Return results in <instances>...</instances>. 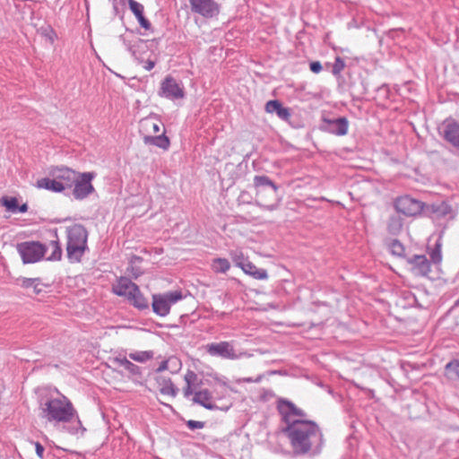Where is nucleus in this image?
<instances>
[{
    "label": "nucleus",
    "mask_w": 459,
    "mask_h": 459,
    "mask_svg": "<svg viewBox=\"0 0 459 459\" xmlns=\"http://www.w3.org/2000/svg\"><path fill=\"white\" fill-rule=\"evenodd\" d=\"M54 392L56 396L50 392L49 395L42 396L39 400L42 418L61 431L73 436H83L86 429L71 401L57 389Z\"/></svg>",
    "instance_id": "obj_1"
},
{
    "label": "nucleus",
    "mask_w": 459,
    "mask_h": 459,
    "mask_svg": "<svg viewBox=\"0 0 459 459\" xmlns=\"http://www.w3.org/2000/svg\"><path fill=\"white\" fill-rule=\"evenodd\" d=\"M289 440L293 456H316L321 454L325 443L321 429L313 420L289 422Z\"/></svg>",
    "instance_id": "obj_2"
},
{
    "label": "nucleus",
    "mask_w": 459,
    "mask_h": 459,
    "mask_svg": "<svg viewBox=\"0 0 459 459\" xmlns=\"http://www.w3.org/2000/svg\"><path fill=\"white\" fill-rule=\"evenodd\" d=\"M66 255L70 263H79L88 250V231L82 224L66 228Z\"/></svg>",
    "instance_id": "obj_3"
},
{
    "label": "nucleus",
    "mask_w": 459,
    "mask_h": 459,
    "mask_svg": "<svg viewBox=\"0 0 459 459\" xmlns=\"http://www.w3.org/2000/svg\"><path fill=\"white\" fill-rule=\"evenodd\" d=\"M162 123L156 117H147L139 122V133L143 136V141L145 145H153L164 151L169 150L170 141L166 136L165 132L159 135H154L160 131Z\"/></svg>",
    "instance_id": "obj_4"
},
{
    "label": "nucleus",
    "mask_w": 459,
    "mask_h": 459,
    "mask_svg": "<svg viewBox=\"0 0 459 459\" xmlns=\"http://www.w3.org/2000/svg\"><path fill=\"white\" fill-rule=\"evenodd\" d=\"M184 299L182 290H176L152 295V310L160 316H167L171 307Z\"/></svg>",
    "instance_id": "obj_5"
},
{
    "label": "nucleus",
    "mask_w": 459,
    "mask_h": 459,
    "mask_svg": "<svg viewBox=\"0 0 459 459\" xmlns=\"http://www.w3.org/2000/svg\"><path fill=\"white\" fill-rule=\"evenodd\" d=\"M17 251L23 264H34L40 261L48 252L46 244L39 241H24L17 244Z\"/></svg>",
    "instance_id": "obj_6"
},
{
    "label": "nucleus",
    "mask_w": 459,
    "mask_h": 459,
    "mask_svg": "<svg viewBox=\"0 0 459 459\" xmlns=\"http://www.w3.org/2000/svg\"><path fill=\"white\" fill-rule=\"evenodd\" d=\"M254 186L255 188L256 197L264 206L273 208V204H267L265 196L275 199L277 196V186L267 176H255L254 178Z\"/></svg>",
    "instance_id": "obj_7"
},
{
    "label": "nucleus",
    "mask_w": 459,
    "mask_h": 459,
    "mask_svg": "<svg viewBox=\"0 0 459 459\" xmlns=\"http://www.w3.org/2000/svg\"><path fill=\"white\" fill-rule=\"evenodd\" d=\"M437 132L445 142L459 151V121L447 117L438 126Z\"/></svg>",
    "instance_id": "obj_8"
},
{
    "label": "nucleus",
    "mask_w": 459,
    "mask_h": 459,
    "mask_svg": "<svg viewBox=\"0 0 459 459\" xmlns=\"http://www.w3.org/2000/svg\"><path fill=\"white\" fill-rule=\"evenodd\" d=\"M394 208L398 213H402L408 217H413L424 212L425 204L410 195L400 196L394 201Z\"/></svg>",
    "instance_id": "obj_9"
},
{
    "label": "nucleus",
    "mask_w": 459,
    "mask_h": 459,
    "mask_svg": "<svg viewBox=\"0 0 459 459\" xmlns=\"http://www.w3.org/2000/svg\"><path fill=\"white\" fill-rule=\"evenodd\" d=\"M94 178L95 173L93 172L77 173L75 182L73 184V195L75 199H85L94 191V187L91 184Z\"/></svg>",
    "instance_id": "obj_10"
},
{
    "label": "nucleus",
    "mask_w": 459,
    "mask_h": 459,
    "mask_svg": "<svg viewBox=\"0 0 459 459\" xmlns=\"http://www.w3.org/2000/svg\"><path fill=\"white\" fill-rule=\"evenodd\" d=\"M191 11L204 18L217 17L221 11V4L216 0H188Z\"/></svg>",
    "instance_id": "obj_11"
},
{
    "label": "nucleus",
    "mask_w": 459,
    "mask_h": 459,
    "mask_svg": "<svg viewBox=\"0 0 459 459\" xmlns=\"http://www.w3.org/2000/svg\"><path fill=\"white\" fill-rule=\"evenodd\" d=\"M349 121L345 117H323L319 129L323 132L335 135H345L348 132Z\"/></svg>",
    "instance_id": "obj_12"
},
{
    "label": "nucleus",
    "mask_w": 459,
    "mask_h": 459,
    "mask_svg": "<svg viewBox=\"0 0 459 459\" xmlns=\"http://www.w3.org/2000/svg\"><path fill=\"white\" fill-rule=\"evenodd\" d=\"M159 94L169 100H178L185 96L184 86L175 78L167 76L160 83Z\"/></svg>",
    "instance_id": "obj_13"
},
{
    "label": "nucleus",
    "mask_w": 459,
    "mask_h": 459,
    "mask_svg": "<svg viewBox=\"0 0 459 459\" xmlns=\"http://www.w3.org/2000/svg\"><path fill=\"white\" fill-rule=\"evenodd\" d=\"M205 349L208 354L212 357H221L227 359H236L238 358L233 344L230 342L208 343Z\"/></svg>",
    "instance_id": "obj_14"
},
{
    "label": "nucleus",
    "mask_w": 459,
    "mask_h": 459,
    "mask_svg": "<svg viewBox=\"0 0 459 459\" xmlns=\"http://www.w3.org/2000/svg\"><path fill=\"white\" fill-rule=\"evenodd\" d=\"M76 172L67 167L55 168L50 171V176L56 178V180L64 186V190L72 188L76 179Z\"/></svg>",
    "instance_id": "obj_15"
},
{
    "label": "nucleus",
    "mask_w": 459,
    "mask_h": 459,
    "mask_svg": "<svg viewBox=\"0 0 459 459\" xmlns=\"http://www.w3.org/2000/svg\"><path fill=\"white\" fill-rule=\"evenodd\" d=\"M407 262L411 265V271L415 275L428 276L430 272V262L424 255H413L407 258Z\"/></svg>",
    "instance_id": "obj_16"
},
{
    "label": "nucleus",
    "mask_w": 459,
    "mask_h": 459,
    "mask_svg": "<svg viewBox=\"0 0 459 459\" xmlns=\"http://www.w3.org/2000/svg\"><path fill=\"white\" fill-rule=\"evenodd\" d=\"M113 363L128 372L134 382H140L143 378L142 368L131 362L126 357H117Z\"/></svg>",
    "instance_id": "obj_17"
},
{
    "label": "nucleus",
    "mask_w": 459,
    "mask_h": 459,
    "mask_svg": "<svg viewBox=\"0 0 459 459\" xmlns=\"http://www.w3.org/2000/svg\"><path fill=\"white\" fill-rule=\"evenodd\" d=\"M424 212L435 219L452 217V208L445 201H439L431 204H425Z\"/></svg>",
    "instance_id": "obj_18"
},
{
    "label": "nucleus",
    "mask_w": 459,
    "mask_h": 459,
    "mask_svg": "<svg viewBox=\"0 0 459 459\" xmlns=\"http://www.w3.org/2000/svg\"><path fill=\"white\" fill-rule=\"evenodd\" d=\"M15 283L24 290H30L34 295H39L48 287L39 278L20 277L16 279Z\"/></svg>",
    "instance_id": "obj_19"
},
{
    "label": "nucleus",
    "mask_w": 459,
    "mask_h": 459,
    "mask_svg": "<svg viewBox=\"0 0 459 459\" xmlns=\"http://www.w3.org/2000/svg\"><path fill=\"white\" fill-rule=\"evenodd\" d=\"M194 403L199 404L207 410H217V406L213 402V396L210 390L202 389L195 392V395L192 398Z\"/></svg>",
    "instance_id": "obj_20"
},
{
    "label": "nucleus",
    "mask_w": 459,
    "mask_h": 459,
    "mask_svg": "<svg viewBox=\"0 0 459 459\" xmlns=\"http://www.w3.org/2000/svg\"><path fill=\"white\" fill-rule=\"evenodd\" d=\"M126 299L132 306L139 310L149 308V302L140 290L138 285L134 288L131 292H128V295Z\"/></svg>",
    "instance_id": "obj_21"
},
{
    "label": "nucleus",
    "mask_w": 459,
    "mask_h": 459,
    "mask_svg": "<svg viewBox=\"0 0 459 459\" xmlns=\"http://www.w3.org/2000/svg\"><path fill=\"white\" fill-rule=\"evenodd\" d=\"M137 285L127 277H120L113 285V292L119 296L126 298L128 292H131Z\"/></svg>",
    "instance_id": "obj_22"
},
{
    "label": "nucleus",
    "mask_w": 459,
    "mask_h": 459,
    "mask_svg": "<svg viewBox=\"0 0 459 459\" xmlns=\"http://www.w3.org/2000/svg\"><path fill=\"white\" fill-rule=\"evenodd\" d=\"M128 4H129L130 10L135 15L140 25L145 30H150L152 27V24L143 15V12H144L143 5L142 4L136 2L135 0H128Z\"/></svg>",
    "instance_id": "obj_23"
},
{
    "label": "nucleus",
    "mask_w": 459,
    "mask_h": 459,
    "mask_svg": "<svg viewBox=\"0 0 459 459\" xmlns=\"http://www.w3.org/2000/svg\"><path fill=\"white\" fill-rule=\"evenodd\" d=\"M48 251L50 249L51 253L47 256L48 261H59L62 258L63 251L59 242V238L55 233V238L51 239L48 244H46Z\"/></svg>",
    "instance_id": "obj_24"
},
{
    "label": "nucleus",
    "mask_w": 459,
    "mask_h": 459,
    "mask_svg": "<svg viewBox=\"0 0 459 459\" xmlns=\"http://www.w3.org/2000/svg\"><path fill=\"white\" fill-rule=\"evenodd\" d=\"M39 188L47 189L54 193H61L64 191V186L56 180V178H43L37 181Z\"/></svg>",
    "instance_id": "obj_25"
},
{
    "label": "nucleus",
    "mask_w": 459,
    "mask_h": 459,
    "mask_svg": "<svg viewBox=\"0 0 459 459\" xmlns=\"http://www.w3.org/2000/svg\"><path fill=\"white\" fill-rule=\"evenodd\" d=\"M445 377L454 384H459V359H452L445 366Z\"/></svg>",
    "instance_id": "obj_26"
},
{
    "label": "nucleus",
    "mask_w": 459,
    "mask_h": 459,
    "mask_svg": "<svg viewBox=\"0 0 459 459\" xmlns=\"http://www.w3.org/2000/svg\"><path fill=\"white\" fill-rule=\"evenodd\" d=\"M241 269L246 274H248L256 280H265L268 278V273L266 270L257 268L254 264H252L248 260L247 261L246 264H242Z\"/></svg>",
    "instance_id": "obj_27"
},
{
    "label": "nucleus",
    "mask_w": 459,
    "mask_h": 459,
    "mask_svg": "<svg viewBox=\"0 0 459 459\" xmlns=\"http://www.w3.org/2000/svg\"><path fill=\"white\" fill-rule=\"evenodd\" d=\"M267 113H275L281 119L287 121V108L282 107L279 100H269L265 104Z\"/></svg>",
    "instance_id": "obj_28"
},
{
    "label": "nucleus",
    "mask_w": 459,
    "mask_h": 459,
    "mask_svg": "<svg viewBox=\"0 0 459 459\" xmlns=\"http://www.w3.org/2000/svg\"><path fill=\"white\" fill-rule=\"evenodd\" d=\"M403 226V221L402 217L400 216V213L397 212L396 214L391 215L389 217L387 221V231L391 235H398L402 231Z\"/></svg>",
    "instance_id": "obj_29"
},
{
    "label": "nucleus",
    "mask_w": 459,
    "mask_h": 459,
    "mask_svg": "<svg viewBox=\"0 0 459 459\" xmlns=\"http://www.w3.org/2000/svg\"><path fill=\"white\" fill-rule=\"evenodd\" d=\"M307 417V414L304 410L289 401V422H293L294 420H308Z\"/></svg>",
    "instance_id": "obj_30"
},
{
    "label": "nucleus",
    "mask_w": 459,
    "mask_h": 459,
    "mask_svg": "<svg viewBox=\"0 0 459 459\" xmlns=\"http://www.w3.org/2000/svg\"><path fill=\"white\" fill-rule=\"evenodd\" d=\"M120 39H121V40H123V43H124L125 47L126 48V49L129 52H131V54L136 59H138L137 51L146 48V43L140 39H137L133 44L131 42H128L124 36H120Z\"/></svg>",
    "instance_id": "obj_31"
},
{
    "label": "nucleus",
    "mask_w": 459,
    "mask_h": 459,
    "mask_svg": "<svg viewBox=\"0 0 459 459\" xmlns=\"http://www.w3.org/2000/svg\"><path fill=\"white\" fill-rule=\"evenodd\" d=\"M212 270L216 273H225L230 268V264L226 258H214L211 264Z\"/></svg>",
    "instance_id": "obj_32"
},
{
    "label": "nucleus",
    "mask_w": 459,
    "mask_h": 459,
    "mask_svg": "<svg viewBox=\"0 0 459 459\" xmlns=\"http://www.w3.org/2000/svg\"><path fill=\"white\" fill-rule=\"evenodd\" d=\"M154 357V352L152 351H136L134 352H130L128 354V358L136 362L144 363Z\"/></svg>",
    "instance_id": "obj_33"
},
{
    "label": "nucleus",
    "mask_w": 459,
    "mask_h": 459,
    "mask_svg": "<svg viewBox=\"0 0 459 459\" xmlns=\"http://www.w3.org/2000/svg\"><path fill=\"white\" fill-rule=\"evenodd\" d=\"M160 392L164 395L175 397L178 394V388L174 385L172 381L169 378H168L163 379L161 386L160 388Z\"/></svg>",
    "instance_id": "obj_34"
},
{
    "label": "nucleus",
    "mask_w": 459,
    "mask_h": 459,
    "mask_svg": "<svg viewBox=\"0 0 459 459\" xmlns=\"http://www.w3.org/2000/svg\"><path fill=\"white\" fill-rule=\"evenodd\" d=\"M0 203L6 208L7 211L13 213L17 212L18 200L16 197L4 196L0 199Z\"/></svg>",
    "instance_id": "obj_35"
},
{
    "label": "nucleus",
    "mask_w": 459,
    "mask_h": 459,
    "mask_svg": "<svg viewBox=\"0 0 459 459\" xmlns=\"http://www.w3.org/2000/svg\"><path fill=\"white\" fill-rule=\"evenodd\" d=\"M389 250L390 252L397 256H403L404 254V247L403 245L397 239H393L389 243Z\"/></svg>",
    "instance_id": "obj_36"
},
{
    "label": "nucleus",
    "mask_w": 459,
    "mask_h": 459,
    "mask_svg": "<svg viewBox=\"0 0 459 459\" xmlns=\"http://www.w3.org/2000/svg\"><path fill=\"white\" fill-rule=\"evenodd\" d=\"M230 256L235 263V265L242 268V264H246L247 259L245 258L243 253L240 250L230 251Z\"/></svg>",
    "instance_id": "obj_37"
},
{
    "label": "nucleus",
    "mask_w": 459,
    "mask_h": 459,
    "mask_svg": "<svg viewBox=\"0 0 459 459\" xmlns=\"http://www.w3.org/2000/svg\"><path fill=\"white\" fill-rule=\"evenodd\" d=\"M429 255H430L432 263L439 264L441 262V260H442L441 244L439 242L436 243V246L431 250Z\"/></svg>",
    "instance_id": "obj_38"
},
{
    "label": "nucleus",
    "mask_w": 459,
    "mask_h": 459,
    "mask_svg": "<svg viewBox=\"0 0 459 459\" xmlns=\"http://www.w3.org/2000/svg\"><path fill=\"white\" fill-rule=\"evenodd\" d=\"M345 68V62L340 56L335 57L334 63L333 65L332 73L333 75H339L343 69Z\"/></svg>",
    "instance_id": "obj_39"
},
{
    "label": "nucleus",
    "mask_w": 459,
    "mask_h": 459,
    "mask_svg": "<svg viewBox=\"0 0 459 459\" xmlns=\"http://www.w3.org/2000/svg\"><path fill=\"white\" fill-rule=\"evenodd\" d=\"M278 410L281 416V420L287 424V400L281 399L278 404Z\"/></svg>",
    "instance_id": "obj_40"
},
{
    "label": "nucleus",
    "mask_w": 459,
    "mask_h": 459,
    "mask_svg": "<svg viewBox=\"0 0 459 459\" xmlns=\"http://www.w3.org/2000/svg\"><path fill=\"white\" fill-rule=\"evenodd\" d=\"M186 425L189 429L195 430V429H204L205 426V422L200 421V420H189L186 422Z\"/></svg>",
    "instance_id": "obj_41"
},
{
    "label": "nucleus",
    "mask_w": 459,
    "mask_h": 459,
    "mask_svg": "<svg viewBox=\"0 0 459 459\" xmlns=\"http://www.w3.org/2000/svg\"><path fill=\"white\" fill-rule=\"evenodd\" d=\"M198 380L197 375L192 371L188 370L185 375V381L186 384L196 385Z\"/></svg>",
    "instance_id": "obj_42"
},
{
    "label": "nucleus",
    "mask_w": 459,
    "mask_h": 459,
    "mask_svg": "<svg viewBox=\"0 0 459 459\" xmlns=\"http://www.w3.org/2000/svg\"><path fill=\"white\" fill-rule=\"evenodd\" d=\"M195 389V385L186 384V385L183 389L184 396L186 398H189L191 395L194 396L195 392L196 391Z\"/></svg>",
    "instance_id": "obj_43"
},
{
    "label": "nucleus",
    "mask_w": 459,
    "mask_h": 459,
    "mask_svg": "<svg viewBox=\"0 0 459 459\" xmlns=\"http://www.w3.org/2000/svg\"><path fill=\"white\" fill-rule=\"evenodd\" d=\"M309 68L314 74H319L323 67L319 61H313L309 64Z\"/></svg>",
    "instance_id": "obj_44"
},
{
    "label": "nucleus",
    "mask_w": 459,
    "mask_h": 459,
    "mask_svg": "<svg viewBox=\"0 0 459 459\" xmlns=\"http://www.w3.org/2000/svg\"><path fill=\"white\" fill-rule=\"evenodd\" d=\"M31 444H33L35 446L37 455L39 458H43V455H44V451H45L44 446L39 442L31 441Z\"/></svg>",
    "instance_id": "obj_45"
},
{
    "label": "nucleus",
    "mask_w": 459,
    "mask_h": 459,
    "mask_svg": "<svg viewBox=\"0 0 459 459\" xmlns=\"http://www.w3.org/2000/svg\"><path fill=\"white\" fill-rule=\"evenodd\" d=\"M154 66H155V62L153 60H150V59L145 61L144 65H143V68L146 71H151L152 69H153Z\"/></svg>",
    "instance_id": "obj_46"
},
{
    "label": "nucleus",
    "mask_w": 459,
    "mask_h": 459,
    "mask_svg": "<svg viewBox=\"0 0 459 459\" xmlns=\"http://www.w3.org/2000/svg\"><path fill=\"white\" fill-rule=\"evenodd\" d=\"M168 365H169V362L168 360H163L160 366L158 367V368L156 369V372H162L164 370H167L168 369Z\"/></svg>",
    "instance_id": "obj_47"
},
{
    "label": "nucleus",
    "mask_w": 459,
    "mask_h": 459,
    "mask_svg": "<svg viewBox=\"0 0 459 459\" xmlns=\"http://www.w3.org/2000/svg\"><path fill=\"white\" fill-rule=\"evenodd\" d=\"M27 211H28V205L26 204H23L21 206L18 205L17 212H26Z\"/></svg>",
    "instance_id": "obj_48"
},
{
    "label": "nucleus",
    "mask_w": 459,
    "mask_h": 459,
    "mask_svg": "<svg viewBox=\"0 0 459 459\" xmlns=\"http://www.w3.org/2000/svg\"><path fill=\"white\" fill-rule=\"evenodd\" d=\"M286 433H287V426L286 427H281L280 434H286Z\"/></svg>",
    "instance_id": "obj_49"
},
{
    "label": "nucleus",
    "mask_w": 459,
    "mask_h": 459,
    "mask_svg": "<svg viewBox=\"0 0 459 459\" xmlns=\"http://www.w3.org/2000/svg\"><path fill=\"white\" fill-rule=\"evenodd\" d=\"M313 325H317V326H321L324 325L323 321H320L318 323H312Z\"/></svg>",
    "instance_id": "obj_50"
},
{
    "label": "nucleus",
    "mask_w": 459,
    "mask_h": 459,
    "mask_svg": "<svg viewBox=\"0 0 459 459\" xmlns=\"http://www.w3.org/2000/svg\"><path fill=\"white\" fill-rule=\"evenodd\" d=\"M455 305L459 306V299L455 301Z\"/></svg>",
    "instance_id": "obj_51"
}]
</instances>
